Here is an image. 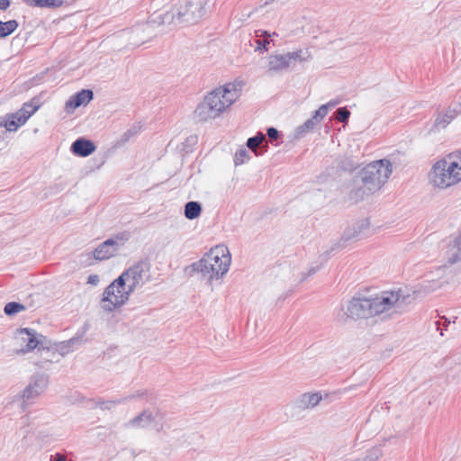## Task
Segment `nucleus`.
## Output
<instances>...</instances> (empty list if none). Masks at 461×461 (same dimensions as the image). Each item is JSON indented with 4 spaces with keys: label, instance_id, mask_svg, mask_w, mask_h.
I'll return each instance as SVG.
<instances>
[{
    "label": "nucleus",
    "instance_id": "f257e3e1",
    "mask_svg": "<svg viewBox=\"0 0 461 461\" xmlns=\"http://www.w3.org/2000/svg\"><path fill=\"white\" fill-rule=\"evenodd\" d=\"M149 267V263L141 259L124 270L104 290L100 307L106 312L121 308L137 288L145 285Z\"/></svg>",
    "mask_w": 461,
    "mask_h": 461
},
{
    "label": "nucleus",
    "instance_id": "f03ea898",
    "mask_svg": "<svg viewBox=\"0 0 461 461\" xmlns=\"http://www.w3.org/2000/svg\"><path fill=\"white\" fill-rule=\"evenodd\" d=\"M406 296L398 291H384L375 297H353L348 303L347 315L353 320L368 319L381 314L388 317L401 312Z\"/></svg>",
    "mask_w": 461,
    "mask_h": 461
},
{
    "label": "nucleus",
    "instance_id": "7ed1b4c3",
    "mask_svg": "<svg viewBox=\"0 0 461 461\" xmlns=\"http://www.w3.org/2000/svg\"><path fill=\"white\" fill-rule=\"evenodd\" d=\"M242 86V82L234 81L215 88L197 105L194 118L207 122L219 117L240 98Z\"/></svg>",
    "mask_w": 461,
    "mask_h": 461
},
{
    "label": "nucleus",
    "instance_id": "20e7f679",
    "mask_svg": "<svg viewBox=\"0 0 461 461\" xmlns=\"http://www.w3.org/2000/svg\"><path fill=\"white\" fill-rule=\"evenodd\" d=\"M231 258L227 247L218 245L194 262L189 268L208 282L222 277L230 268Z\"/></svg>",
    "mask_w": 461,
    "mask_h": 461
},
{
    "label": "nucleus",
    "instance_id": "39448f33",
    "mask_svg": "<svg viewBox=\"0 0 461 461\" xmlns=\"http://www.w3.org/2000/svg\"><path fill=\"white\" fill-rule=\"evenodd\" d=\"M309 59L310 55L302 50L284 54H273L267 59V72L271 74L279 73L288 69L295 61L304 62Z\"/></svg>",
    "mask_w": 461,
    "mask_h": 461
},
{
    "label": "nucleus",
    "instance_id": "423d86ee",
    "mask_svg": "<svg viewBox=\"0 0 461 461\" xmlns=\"http://www.w3.org/2000/svg\"><path fill=\"white\" fill-rule=\"evenodd\" d=\"M40 338H44V336L39 334L33 329L21 328L16 330L14 339L22 345L17 352L26 354L37 348L42 343Z\"/></svg>",
    "mask_w": 461,
    "mask_h": 461
},
{
    "label": "nucleus",
    "instance_id": "0eeeda50",
    "mask_svg": "<svg viewBox=\"0 0 461 461\" xmlns=\"http://www.w3.org/2000/svg\"><path fill=\"white\" fill-rule=\"evenodd\" d=\"M455 170L461 171V149L446 155L433 164L431 173H454Z\"/></svg>",
    "mask_w": 461,
    "mask_h": 461
},
{
    "label": "nucleus",
    "instance_id": "6e6552de",
    "mask_svg": "<svg viewBox=\"0 0 461 461\" xmlns=\"http://www.w3.org/2000/svg\"><path fill=\"white\" fill-rule=\"evenodd\" d=\"M47 385L48 378L45 375H34L32 377L29 384L23 391L22 398L23 400V403L32 402L46 389Z\"/></svg>",
    "mask_w": 461,
    "mask_h": 461
},
{
    "label": "nucleus",
    "instance_id": "1a4fd4ad",
    "mask_svg": "<svg viewBox=\"0 0 461 461\" xmlns=\"http://www.w3.org/2000/svg\"><path fill=\"white\" fill-rule=\"evenodd\" d=\"M120 244L114 239H108L103 243H101L95 250H94V258L96 260H104L108 259L115 255V253L119 250Z\"/></svg>",
    "mask_w": 461,
    "mask_h": 461
},
{
    "label": "nucleus",
    "instance_id": "9d476101",
    "mask_svg": "<svg viewBox=\"0 0 461 461\" xmlns=\"http://www.w3.org/2000/svg\"><path fill=\"white\" fill-rule=\"evenodd\" d=\"M369 221L364 219L349 226L343 233L342 240L349 241L352 240H361L366 236V231L369 229Z\"/></svg>",
    "mask_w": 461,
    "mask_h": 461
},
{
    "label": "nucleus",
    "instance_id": "9b49d317",
    "mask_svg": "<svg viewBox=\"0 0 461 461\" xmlns=\"http://www.w3.org/2000/svg\"><path fill=\"white\" fill-rule=\"evenodd\" d=\"M390 175H366L361 182L366 190V195L379 190L389 179Z\"/></svg>",
    "mask_w": 461,
    "mask_h": 461
},
{
    "label": "nucleus",
    "instance_id": "f8f14e48",
    "mask_svg": "<svg viewBox=\"0 0 461 461\" xmlns=\"http://www.w3.org/2000/svg\"><path fill=\"white\" fill-rule=\"evenodd\" d=\"M93 99L91 90L83 89L72 95L65 104V109L68 113H72L76 108L87 104Z\"/></svg>",
    "mask_w": 461,
    "mask_h": 461
},
{
    "label": "nucleus",
    "instance_id": "ddd939ff",
    "mask_svg": "<svg viewBox=\"0 0 461 461\" xmlns=\"http://www.w3.org/2000/svg\"><path fill=\"white\" fill-rule=\"evenodd\" d=\"M207 0H191L187 3V10L190 11V17H186L187 23H196L206 14Z\"/></svg>",
    "mask_w": 461,
    "mask_h": 461
},
{
    "label": "nucleus",
    "instance_id": "4468645a",
    "mask_svg": "<svg viewBox=\"0 0 461 461\" xmlns=\"http://www.w3.org/2000/svg\"><path fill=\"white\" fill-rule=\"evenodd\" d=\"M429 182L435 187L446 189L461 181V175H429Z\"/></svg>",
    "mask_w": 461,
    "mask_h": 461
},
{
    "label": "nucleus",
    "instance_id": "2eb2a0df",
    "mask_svg": "<svg viewBox=\"0 0 461 461\" xmlns=\"http://www.w3.org/2000/svg\"><path fill=\"white\" fill-rule=\"evenodd\" d=\"M95 150L93 141L84 138L77 139L71 145V151L80 157H87Z\"/></svg>",
    "mask_w": 461,
    "mask_h": 461
},
{
    "label": "nucleus",
    "instance_id": "dca6fc26",
    "mask_svg": "<svg viewBox=\"0 0 461 461\" xmlns=\"http://www.w3.org/2000/svg\"><path fill=\"white\" fill-rule=\"evenodd\" d=\"M155 420V416L144 410L139 415L125 423L126 428H147Z\"/></svg>",
    "mask_w": 461,
    "mask_h": 461
},
{
    "label": "nucleus",
    "instance_id": "f3484780",
    "mask_svg": "<svg viewBox=\"0 0 461 461\" xmlns=\"http://www.w3.org/2000/svg\"><path fill=\"white\" fill-rule=\"evenodd\" d=\"M383 169L384 170V173L393 172V168L390 160L383 158L372 161L361 168L360 173H382Z\"/></svg>",
    "mask_w": 461,
    "mask_h": 461
},
{
    "label": "nucleus",
    "instance_id": "a211bd4d",
    "mask_svg": "<svg viewBox=\"0 0 461 461\" xmlns=\"http://www.w3.org/2000/svg\"><path fill=\"white\" fill-rule=\"evenodd\" d=\"M461 113V105L454 104L450 106L446 113L439 114L435 121V126L440 129L446 128L451 121L457 115Z\"/></svg>",
    "mask_w": 461,
    "mask_h": 461
},
{
    "label": "nucleus",
    "instance_id": "6ab92c4d",
    "mask_svg": "<svg viewBox=\"0 0 461 461\" xmlns=\"http://www.w3.org/2000/svg\"><path fill=\"white\" fill-rule=\"evenodd\" d=\"M247 148L254 152L256 156L261 155L262 152L258 151V149L262 147L267 151V142L266 140V135L262 132H258L254 137H250L247 140Z\"/></svg>",
    "mask_w": 461,
    "mask_h": 461
},
{
    "label": "nucleus",
    "instance_id": "aec40b11",
    "mask_svg": "<svg viewBox=\"0 0 461 461\" xmlns=\"http://www.w3.org/2000/svg\"><path fill=\"white\" fill-rule=\"evenodd\" d=\"M322 397L320 393H305L301 395L297 406L302 409H310L317 406Z\"/></svg>",
    "mask_w": 461,
    "mask_h": 461
},
{
    "label": "nucleus",
    "instance_id": "412c9836",
    "mask_svg": "<svg viewBox=\"0 0 461 461\" xmlns=\"http://www.w3.org/2000/svg\"><path fill=\"white\" fill-rule=\"evenodd\" d=\"M88 328H89V325L87 323H86L83 328L84 330L80 334L77 333V336H75L68 340L62 341L59 344V350L61 351V354H63V355L68 354L70 351H73L75 346L80 345L81 339H82L84 334L86 333V331L88 330Z\"/></svg>",
    "mask_w": 461,
    "mask_h": 461
},
{
    "label": "nucleus",
    "instance_id": "4be33fe9",
    "mask_svg": "<svg viewBox=\"0 0 461 461\" xmlns=\"http://www.w3.org/2000/svg\"><path fill=\"white\" fill-rule=\"evenodd\" d=\"M38 107L32 104H24L22 109L12 114L19 127L23 125L27 120L37 111Z\"/></svg>",
    "mask_w": 461,
    "mask_h": 461
},
{
    "label": "nucleus",
    "instance_id": "5701e85b",
    "mask_svg": "<svg viewBox=\"0 0 461 461\" xmlns=\"http://www.w3.org/2000/svg\"><path fill=\"white\" fill-rule=\"evenodd\" d=\"M459 260H461V234L453 240L448 249V262L455 264Z\"/></svg>",
    "mask_w": 461,
    "mask_h": 461
},
{
    "label": "nucleus",
    "instance_id": "b1692460",
    "mask_svg": "<svg viewBox=\"0 0 461 461\" xmlns=\"http://www.w3.org/2000/svg\"><path fill=\"white\" fill-rule=\"evenodd\" d=\"M202 205L199 202L190 201L185 205L184 214L188 220H194L201 215Z\"/></svg>",
    "mask_w": 461,
    "mask_h": 461
},
{
    "label": "nucleus",
    "instance_id": "393cba45",
    "mask_svg": "<svg viewBox=\"0 0 461 461\" xmlns=\"http://www.w3.org/2000/svg\"><path fill=\"white\" fill-rule=\"evenodd\" d=\"M133 398H134V395H128V396H125L122 398H118L115 400L99 401L97 402V404L102 410H110L114 405L125 403L131 400H133Z\"/></svg>",
    "mask_w": 461,
    "mask_h": 461
},
{
    "label": "nucleus",
    "instance_id": "a878e982",
    "mask_svg": "<svg viewBox=\"0 0 461 461\" xmlns=\"http://www.w3.org/2000/svg\"><path fill=\"white\" fill-rule=\"evenodd\" d=\"M18 27V23L15 20L7 22L0 21V38H5L13 33Z\"/></svg>",
    "mask_w": 461,
    "mask_h": 461
},
{
    "label": "nucleus",
    "instance_id": "bb28decb",
    "mask_svg": "<svg viewBox=\"0 0 461 461\" xmlns=\"http://www.w3.org/2000/svg\"><path fill=\"white\" fill-rule=\"evenodd\" d=\"M140 131V127L138 126H132L130 129H128L126 131H124L120 139L118 140L117 143L118 145L122 146L130 141L131 139L135 137Z\"/></svg>",
    "mask_w": 461,
    "mask_h": 461
},
{
    "label": "nucleus",
    "instance_id": "cd10ccee",
    "mask_svg": "<svg viewBox=\"0 0 461 461\" xmlns=\"http://www.w3.org/2000/svg\"><path fill=\"white\" fill-rule=\"evenodd\" d=\"M25 309L24 305L17 302H10L5 305L4 312L7 316H13Z\"/></svg>",
    "mask_w": 461,
    "mask_h": 461
},
{
    "label": "nucleus",
    "instance_id": "c85d7f7f",
    "mask_svg": "<svg viewBox=\"0 0 461 461\" xmlns=\"http://www.w3.org/2000/svg\"><path fill=\"white\" fill-rule=\"evenodd\" d=\"M381 456V448L379 447H375L369 449L363 458H358L353 461H376Z\"/></svg>",
    "mask_w": 461,
    "mask_h": 461
},
{
    "label": "nucleus",
    "instance_id": "c756f323",
    "mask_svg": "<svg viewBox=\"0 0 461 461\" xmlns=\"http://www.w3.org/2000/svg\"><path fill=\"white\" fill-rule=\"evenodd\" d=\"M250 158L249 151L245 148L239 149L234 156L235 165H241Z\"/></svg>",
    "mask_w": 461,
    "mask_h": 461
},
{
    "label": "nucleus",
    "instance_id": "7c9ffc66",
    "mask_svg": "<svg viewBox=\"0 0 461 461\" xmlns=\"http://www.w3.org/2000/svg\"><path fill=\"white\" fill-rule=\"evenodd\" d=\"M329 257H330V252H325L322 255H321L319 258V260L321 261L320 264H318L316 266L310 267V268L308 269L307 275L304 278H306L308 276H312L315 273H317L321 269V266L328 260Z\"/></svg>",
    "mask_w": 461,
    "mask_h": 461
},
{
    "label": "nucleus",
    "instance_id": "2f4dec72",
    "mask_svg": "<svg viewBox=\"0 0 461 461\" xmlns=\"http://www.w3.org/2000/svg\"><path fill=\"white\" fill-rule=\"evenodd\" d=\"M329 257H330V252H325L322 255H321L319 258V260L321 261L320 264H318L316 266L310 267V268L308 269L307 275L304 278H306L308 276H312L315 273H317L321 269V266L328 260Z\"/></svg>",
    "mask_w": 461,
    "mask_h": 461
},
{
    "label": "nucleus",
    "instance_id": "473e14b6",
    "mask_svg": "<svg viewBox=\"0 0 461 461\" xmlns=\"http://www.w3.org/2000/svg\"><path fill=\"white\" fill-rule=\"evenodd\" d=\"M19 122H16L13 115H11L4 123H0V131L4 133L5 131L3 128H5L6 131H14L18 129Z\"/></svg>",
    "mask_w": 461,
    "mask_h": 461
},
{
    "label": "nucleus",
    "instance_id": "72a5a7b5",
    "mask_svg": "<svg viewBox=\"0 0 461 461\" xmlns=\"http://www.w3.org/2000/svg\"><path fill=\"white\" fill-rule=\"evenodd\" d=\"M365 195H366V193L364 186L362 185V186L356 188L350 192L349 200L352 203H357L358 201L363 200Z\"/></svg>",
    "mask_w": 461,
    "mask_h": 461
},
{
    "label": "nucleus",
    "instance_id": "f704fd0d",
    "mask_svg": "<svg viewBox=\"0 0 461 461\" xmlns=\"http://www.w3.org/2000/svg\"><path fill=\"white\" fill-rule=\"evenodd\" d=\"M359 165L354 161L352 158H345L341 161V169L344 171L353 172L358 168Z\"/></svg>",
    "mask_w": 461,
    "mask_h": 461
},
{
    "label": "nucleus",
    "instance_id": "c9c22d12",
    "mask_svg": "<svg viewBox=\"0 0 461 461\" xmlns=\"http://www.w3.org/2000/svg\"><path fill=\"white\" fill-rule=\"evenodd\" d=\"M350 116V112L346 107L339 108L336 111V119L341 122L347 123Z\"/></svg>",
    "mask_w": 461,
    "mask_h": 461
},
{
    "label": "nucleus",
    "instance_id": "e433bc0d",
    "mask_svg": "<svg viewBox=\"0 0 461 461\" xmlns=\"http://www.w3.org/2000/svg\"><path fill=\"white\" fill-rule=\"evenodd\" d=\"M316 127L314 126V123H312V121L307 120L303 124L300 125L296 129V133L298 135H303L307 132L312 131Z\"/></svg>",
    "mask_w": 461,
    "mask_h": 461
},
{
    "label": "nucleus",
    "instance_id": "4c0bfd02",
    "mask_svg": "<svg viewBox=\"0 0 461 461\" xmlns=\"http://www.w3.org/2000/svg\"><path fill=\"white\" fill-rule=\"evenodd\" d=\"M186 17H190V11L187 10V4L185 6H182L181 9L177 13V18L182 23H186Z\"/></svg>",
    "mask_w": 461,
    "mask_h": 461
},
{
    "label": "nucleus",
    "instance_id": "58836bf2",
    "mask_svg": "<svg viewBox=\"0 0 461 461\" xmlns=\"http://www.w3.org/2000/svg\"><path fill=\"white\" fill-rule=\"evenodd\" d=\"M328 114L326 111V106L321 105L318 110H316L313 113V117L321 122L324 117Z\"/></svg>",
    "mask_w": 461,
    "mask_h": 461
},
{
    "label": "nucleus",
    "instance_id": "ea45409f",
    "mask_svg": "<svg viewBox=\"0 0 461 461\" xmlns=\"http://www.w3.org/2000/svg\"><path fill=\"white\" fill-rule=\"evenodd\" d=\"M131 238V234L128 231H123L121 233H118L113 239L119 242L120 247L125 242L128 241Z\"/></svg>",
    "mask_w": 461,
    "mask_h": 461
},
{
    "label": "nucleus",
    "instance_id": "a19ab883",
    "mask_svg": "<svg viewBox=\"0 0 461 461\" xmlns=\"http://www.w3.org/2000/svg\"><path fill=\"white\" fill-rule=\"evenodd\" d=\"M63 3L62 0H45L43 8H59Z\"/></svg>",
    "mask_w": 461,
    "mask_h": 461
},
{
    "label": "nucleus",
    "instance_id": "79ce46f5",
    "mask_svg": "<svg viewBox=\"0 0 461 461\" xmlns=\"http://www.w3.org/2000/svg\"><path fill=\"white\" fill-rule=\"evenodd\" d=\"M267 135L268 136L269 140L273 141L278 139L279 131L274 127H269L267 130Z\"/></svg>",
    "mask_w": 461,
    "mask_h": 461
},
{
    "label": "nucleus",
    "instance_id": "37998d69",
    "mask_svg": "<svg viewBox=\"0 0 461 461\" xmlns=\"http://www.w3.org/2000/svg\"><path fill=\"white\" fill-rule=\"evenodd\" d=\"M256 42V50H267V45L269 44V41L267 39L260 40L258 39L255 41Z\"/></svg>",
    "mask_w": 461,
    "mask_h": 461
},
{
    "label": "nucleus",
    "instance_id": "c03bdc74",
    "mask_svg": "<svg viewBox=\"0 0 461 461\" xmlns=\"http://www.w3.org/2000/svg\"><path fill=\"white\" fill-rule=\"evenodd\" d=\"M45 0H24V2L30 6H37L43 8Z\"/></svg>",
    "mask_w": 461,
    "mask_h": 461
},
{
    "label": "nucleus",
    "instance_id": "a18cd8bd",
    "mask_svg": "<svg viewBox=\"0 0 461 461\" xmlns=\"http://www.w3.org/2000/svg\"><path fill=\"white\" fill-rule=\"evenodd\" d=\"M340 103L339 99H332L329 101L327 104H322V106H326L327 113L329 112V109L334 108Z\"/></svg>",
    "mask_w": 461,
    "mask_h": 461
},
{
    "label": "nucleus",
    "instance_id": "49530a36",
    "mask_svg": "<svg viewBox=\"0 0 461 461\" xmlns=\"http://www.w3.org/2000/svg\"><path fill=\"white\" fill-rule=\"evenodd\" d=\"M99 281H100V279H99V276L97 275H90L87 277V284H90V285H96L99 283Z\"/></svg>",
    "mask_w": 461,
    "mask_h": 461
},
{
    "label": "nucleus",
    "instance_id": "de8ad7c7",
    "mask_svg": "<svg viewBox=\"0 0 461 461\" xmlns=\"http://www.w3.org/2000/svg\"><path fill=\"white\" fill-rule=\"evenodd\" d=\"M255 34H256L257 38H261V37L268 38L271 36V34L268 32L264 31V30H257L255 32Z\"/></svg>",
    "mask_w": 461,
    "mask_h": 461
},
{
    "label": "nucleus",
    "instance_id": "09e8293b",
    "mask_svg": "<svg viewBox=\"0 0 461 461\" xmlns=\"http://www.w3.org/2000/svg\"><path fill=\"white\" fill-rule=\"evenodd\" d=\"M51 461H67L66 457L61 454H55L54 456H51Z\"/></svg>",
    "mask_w": 461,
    "mask_h": 461
},
{
    "label": "nucleus",
    "instance_id": "8fccbe9b",
    "mask_svg": "<svg viewBox=\"0 0 461 461\" xmlns=\"http://www.w3.org/2000/svg\"><path fill=\"white\" fill-rule=\"evenodd\" d=\"M10 1L9 0H0V10H5L9 7Z\"/></svg>",
    "mask_w": 461,
    "mask_h": 461
},
{
    "label": "nucleus",
    "instance_id": "3c124183",
    "mask_svg": "<svg viewBox=\"0 0 461 461\" xmlns=\"http://www.w3.org/2000/svg\"><path fill=\"white\" fill-rule=\"evenodd\" d=\"M146 394V391H137L135 393H132L131 395H134L133 399L141 397Z\"/></svg>",
    "mask_w": 461,
    "mask_h": 461
},
{
    "label": "nucleus",
    "instance_id": "603ef678",
    "mask_svg": "<svg viewBox=\"0 0 461 461\" xmlns=\"http://www.w3.org/2000/svg\"><path fill=\"white\" fill-rule=\"evenodd\" d=\"M186 142L190 143V144H195L196 143V137H189L186 139Z\"/></svg>",
    "mask_w": 461,
    "mask_h": 461
},
{
    "label": "nucleus",
    "instance_id": "864d4df0",
    "mask_svg": "<svg viewBox=\"0 0 461 461\" xmlns=\"http://www.w3.org/2000/svg\"><path fill=\"white\" fill-rule=\"evenodd\" d=\"M309 121H312V123H314V126L316 127L320 122L318 120H316L313 116L312 118L308 119Z\"/></svg>",
    "mask_w": 461,
    "mask_h": 461
},
{
    "label": "nucleus",
    "instance_id": "5fc2aeb1",
    "mask_svg": "<svg viewBox=\"0 0 461 461\" xmlns=\"http://www.w3.org/2000/svg\"><path fill=\"white\" fill-rule=\"evenodd\" d=\"M449 324H450V321L447 318H444V322H443L444 329H447V327Z\"/></svg>",
    "mask_w": 461,
    "mask_h": 461
}]
</instances>
